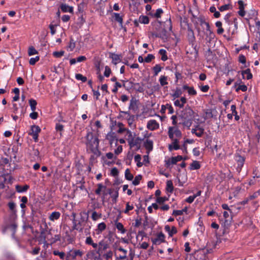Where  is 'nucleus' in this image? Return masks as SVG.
<instances>
[{
    "mask_svg": "<svg viewBox=\"0 0 260 260\" xmlns=\"http://www.w3.org/2000/svg\"><path fill=\"white\" fill-rule=\"evenodd\" d=\"M87 150L93 153L96 156L101 154V152L99 150V140L96 137H94L92 133L88 132L86 136Z\"/></svg>",
    "mask_w": 260,
    "mask_h": 260,
    "instance_id": "f257e3e1",
    "label": "nucleus"
},
{
    "mask_svg": "<svg viewBox=\"0 0 260 260\" xmlns=\"http://www.w3.org/2000/svg\"><path fill=\"white\" fill-rule=\"evenodd\" d=\"M194 111L187 105L182 111L181 116L183 119H193L194 117Z\"/></svg>",
    "mask_w": 260,
    "mask_h": 260,
    "instance_id": "f03ea898",
    "label": "nucleus"
},
{
    "mask_svg": "<svg viewBox=\"0 0 260 260\" xmlns=\"http://www.w3.org/2000/svg\"><path fill=\"white\" fill-rule=\"evenodd\" d=\"M40 132L41 128L40 127L34 125L31 126L30 131L28 133V134L32 137L36 142H37L38 141V134Z\"/></svg>",
    "mask_w": 260,
    "mask_h": 260,
    "instance_id": "7ed1b4c3",
    "label": "nucleus"
},
{
    "mask_svg": "<svg viewBox=\"0 0 260 260\" xmlns=\"http://www.w3.org/2000/svg\"><path fill=\"white\" fill-rule=\"evenodd\" d=\"M142 140V139H141L139 137L134 138L133 140L131 139L129 140L128 145H129L131 148L136 146L137 147V149L138 150L140 148L141 142Z\"/></svg>",
    "mask_w": 260,
    "mask_h": 260,
    "instance_id": "20e7f679",
    "label": "nucleus"
},
{
    "mask_svg": "<svg viewBox=\"0 0 260 260\" xmlns=\"http://www.w3.org/2000/svg\"><path fill=\"white\" fill-rule=\"evenodd\" d=\"M47 235H51V229H49L46 223H45L44 228L42 229L40 231V236L44 240L47 238Z\"/></svg>",
    "mask_w": 260,
    "mask_h": 260,
    "instance_id": "39448f33",
    "label": "nucleus"
},
{
    "mask_svg": "<svg viewBox=\"0 0 260 260\" xmlns=\"http://www.w3.org/2000/svg\"><path fill=\"white\" fill-rule=\"evenodd\" d=\"M165 236L162 233H159L157 237L154 239H151V241L153 244L159 245L161 243L165 242Z\"/></svg>",
    "mask_w": 260,
    "mask_h": 260,
    "instance_id": "423d86ee",
    "label": "nucleus"
},
{
    "mask_svg": "<svg viewBox=\"0 0 260 260\" xmlns=\"http://www.w3.org/2000/svg\"><path fill=\"white\" fill-rule=\"evenodd\" d=\"M81 221H79L77 222V220L75 219H73V229L78 230L79 232H82L83 231V222L84 221L83 218L81 217Z\"/></svg>",
    "mask_w": 260,
    "mask_h": 260,
    "instance_id": "0eeeda50",
    "label": "nucleus"
},
{
    "mask_svg": "<svg viewBox=\"0 0 260 260\" xmlns=\"http://www.w3.org/2000/svg\"><path fill=\"white\" fill-rule=\"evenodd\" d=\"M147 127L150 131H154L159 128V124L155 120H150L147 122Z\"/></svg>",
    "mask_w": 260,
    "mask_h": 260,
    "instance_id": "6e6552de",
    "label": "nucleus"
},
{
    "mask_svg": "<svg viewBox=\"0 0 260 260\" xmlns=\"http://www.w3.org/2000/svg\"><path fill=\"white\" fill-rule=\"evenodd\" d=\"M99 248L98 250L96 251V253L100 255H101V250H105L109 247V245L108 243H107L106 242H105L104 240L101 241L99 243Z\"/></svg>",
    "mask_w": 260,
    "mask_h": 260,
    "instance_id": "1a4fd4ad",
    "label": "nucleus"
},
{
    "mask_svg": "<svg viewBox=\"0 0 260 260\" xmlns=\"http://www.w3.org/2000/svg\"><path fill=\"white\" fill-rule=\"evenodd\" d=\"M183 159V157L181 155H178L175 157H172L171 158V161L168 160L166 162L167 167H168L170 164H176L178 161Z\"/></svg>",
    "mask_w": 260,
    "mask_h": 260,
    "instance_id": "9d476101",
    "label": "nucleus"
},
{
    "mask_svg": "<svg viewBox=\"0 0 260 260\" xmlns=\"http://www.w3.org/2000/svg\"><path fill=\"white\" fill-rule=\"evenodd\" d=\"M235 160L237 162L238 169L241 170L245 161L244 157L239 154H237L235 156Z\"/></svg>",
    "mask_w": 260,
    "mask_h": 260,
    "instance_id": "9b49d317",
    "label": "nucleus"
},
{
    "mask_svg": "<svg viewBox=\"0 0 260 260\" xmlns=\"http://www.w3.org/2000/svg\"><path fill=\"white\" fill-rule=\"evenodd\" d=\"M83 254V252L79 249L71 250L70 253L69 254L70 256H71L73 259H75L76 256L82 257Z\"/></svg>",
    "mask_w": 260,
    "mask_h": 260,
    "instance_id": "f8f14e48",
    "label": "nucleus"
},
{
    "mask_svg": "<svg viewBox=\"0 0 260 260\" xmlns=\"http://www.w3.org/2000/svg\"><path fill=\"white\" fill-rule=\"evenodd\" d=\"M186 102L187 100L185 97H181L180 100H177L174 102V105L182 108Z\"/></svg>",
    "mask_w": 260,
    "mask_h": 260,
    "instance_id": "ddd939ff",
    "label": "nucleus"
},
{
    "mask_svg": "<svg viewBox=\"0 0 260 260\" xmlns=\"http://www.w3.org/2000/svg\"><path fill=\"white\" fill-rule=\"evenodd\" d=\"M179 141L177 139L173 140V141L171 144L169 145V149L170 151H172L173 149L178 150L180 149V146L178 144Z\"/></svg>",
    "mask_w": 260,
    "mask_h": 260,
    "instance_id": "4468645a",
    "label": "nucleus"
},
{
    "mask_svg": "<svg viewBox=\"0 0 260 260\" xmlns=\"http://www.w3.org/2000/svg\"><path fill=\"white\" fill-rule=\"evenodd\" d=\"M60 8L63 12H73V8L66 4H61Z\"/></svg>",
    "mask_w": 260,
    "mask_h": 260,
    "instance_id": "2eb2a0df",
    "label": "nucleus"
},
{
    "mask_svg": "<svg viewBox=\"0 0 260 260\" xmlns=\"http://www.w3.org/2000/svg\"><path fill=\"white\" fill-rule=\"evenodd\" d=\"M106 139L112 144L115 141H117L116 135L113 132H110L106 135Z\"/></svg>",
    "mask_w": 260,
    "mask_h": 260,
    "instance_id": "dca6fc26",
    "label": "nucleus"
},
{
    "mask_svg": "<svg viewBox=\"0 0 260 260\" xmlns=\"http://www.w3.org/2000/svg\"><path fill=\"white\" fill-rule=\"evenodd\" d=\"M113 16L114 17V20L119 23L121 27H122L123 25V18L119 13H113Z\"/></svg>",
    "mask_w": 260,
    "mask_h": 260,
    "instance_id": "f3484780",
    "label": "nucleus"
},
{
    "mask_svg": "<svg viewBox=\"0 0 260 260\" xmlns=\"http://www.w3.org/2000/svg\"><path fill=\"white\" fill-rule=\"evenodd\" d=\"M137 102L138 101L135 99L133 98L130 101V104L129 106V109L135 110L137 109Z\"/></svg>",
    "mask_w": 260,
    "mask_h": 260,
    "instance_id": "a211bd4d",
    "label": "nucleus"
},
{
    "mask_svg": "<svg viewBox=\"0 0 260 260\" xmlns=\"http://www.w3.org/2000/svg\"><path fill=\"white\" fill-rule=\"evenodd\" d=\"M144 147L148 151H150L153 149V142L152 141L147 139L144 143Z\"/></svg>",
    "mask_w": 260,
    "mask_h": 260,
    "instance_id": "6ab92c4d",
    "label": "nucleus"
},
{
    "mask_svg": "<svg viewBox=\"0 0 260 260\" xmlns=\"http://www.w3.org/2000/svg\"><path fill=\"white\" fill-rule=\"evenodd\" d=\"M242 75L243 76V78H245L244 76L246 75V78L247 80H249V79H251L252 77V75L251 73L250 70L249 69H247L244 71H243L242 72Z\"/></svg>",
    "mask_w": 260,
    "mask_h": 260,
    "instance_id": "aec40b11",
    "label": "nucleus"
},
{
    "mask_svg": "<svg viewBox=\"0 0 260 260\" xmlns=\"http://www.w3.org/2000/svg\"><path fill=\"white\" fill-rule=\"evenodd\" d=\"M106 228V224L104 222H101L99 223L98 225V228L96 230V233L98 234H101L103 231H104Z\"/></svg>",
    "mask_w": 260,
    "mask_h": 260,
    "instance_id": "412c9836",
    "label": "nucleus"
},
{
    "mask_svg": "<svg viewBox=\"0 0 260 260\" xmlns=\"http://www.w3.org/2000/svg\"><path fill=\"white\" fill-rule=\"evenodd\" d=\"M60 216V213L59 212H52L50 216H49V219L51 221H54L55 220H57L59 219V218Z\"/></svg>",
    "mask_w": 260,
    "mask_h": 260,
    "instance_id": "4be33fe9",
    "label": "nucleus"
},
{
    "mask_svg": "<svg viewBox=\"0 0 260 260\" xmlns=\"http://www.w3.org/2000/svg\"><path fill=\"white\" fill-rule=\"evenodd\" d=\"M174 190L173 182L171 180L167 181L166 190L170 193H172Z\"/></svg>",
    "mask_w": 260,
    "mask_h": 260,
    "instance_id": "5701e85b",
    "label": "nucleus"
},
{
    "mask_svg": "<svg viewBox=\"0 0 260 260\" xmlns=\"http://www.w3.org/2000/svg\"><path fill=\"white\" fill-rule=\"evenodd\" d=\"M29 187L28 185H25L24 186L17 185L16 186V189L18 192H23L26 191L29 188Z\"/></svg>",
    "mask_w": 260,
    "mask_h": 260,
    "instance_id": "b1692460",
    "label": "nucleus"
},
{
    "mask_svg": "<svg viewBox=\"0 0 260 260\" xmlns=\"http://www.w3.org/2000/svg\"><path fill=\"white\" fill-rule=\"evenodd\" d=\"M201 168V165L199 161L197 160L193 161L190 165V170H198Z\"/></svg>",
    "mask_w": 260,
    "mask_h": 260,
    "instance_id": "393cba45",
    "label": "nucleus"
},
{
    "mask_svg": "<svg viewBox=\"0 0 260 260\" xmlns=\"http://www.w3.org/2000/svg\"><path fill=\"white\" fill-rule=\"evenodd\" d=\"M187 31H188L187 36H188L189 41L193 42L195 40V37H194V32H193V30L190 28H188Z\"/></svg>",
    "mask_w": 260,
    "mask_h": 260,
    "instance_id": "a878e982",
    "label": "nucleus"
},
{
    "mask_svg": "<svg viewBox=\"0 0 260 260\" xmlns=\"http://www.w3.org/2000/svg\"><path fill=\"white\" fill-rule=\"evenodd\" d=\"M149 20L147 16H140L139 18V22L141 23L148 24Z\"/></svg>",
    "mask_w": 260,
    "mask_h": 260,
    "instance_id": "bb28decb",
    "label": "nucleus"
},
{
    "mask_svg": "<svg viewBox=\"0 0 260 260\" xmlns=\"http://www.w3.org/2000/svg\"><path fill=\"white\" fill-rule=\"evenodd\" d=\"M159 53L161 56V59L162 61H166L168 59V57L166 54L167 52H166V50L163 49H160L159 51Z\"/></svg>",
    "mask_w": 260,
    "mask_h": 260,
    "instance_id": "cd10ccee",
    "label": "nucleus"
},
{
    "mask_svg": "<svg viewBox=\"0 0 260 260\" xmlns=\"http://www.w3.org/2000/svg\"><path fill=\"white\" fill-rule=\"evenodd\" d=\"M167 77L165 76H161L159 78V81L161 86L167 85L168 84L167 82Z\"/></svg>",
    "mask_w": 260,
    "mask_h": 260,
    "instance_id": "c85d7f7f",
    "label": "nucleus"
},
{
    "mask_svg": "<svg viewBox=\"0 0 260 260\" xmlns=\"http://www.w3.org/2000/svg\"><path fill=\"white\" fill-rule=\"evenodd\" d=\"M153 71L154 72V76H157L159 72H160L162 69V67H160V64H156L153 68Z\"/></svg>",
    "mask_w": 260,
    "mask_h": 260,
    "instance_id": "c756f323",
    "label": "nucleus"
},
{
    "mask_svg": "<svg viewBox=\"0 0 260 260\" xmlns=\"http://www.w3.org/2000/svg\"><path fill=\"white\" fill-rule=\"evenodd\" d=\"M29 104L30 106L31 110L32 111H35L36 109V106L37 104L36 101L34 99H30L29 100Z\"/></svg>",
    "mask_w": 260,
    "mask_h": 260,
    "instance_id": "7c9ffc66",
    "label": "nucleus"
},
{
    "mask_svg": "<svg viewBox=\"0 0 260 260\" xmlns=\"http://www.w3.org/2000/svg\"><path fill=\"white\" fill-rule=\"evenodd\" d=\"M117 229L120 231L121 233L124 234L126 231L124 229L123 224L120 222H116L115 223Z\"/></svg>",
    "mask_w": 260,
    "mask_h": 260,
    "instance_id": "2f4dec72",
    "label": "nucleus"
},
{
    "mask_svg": "<svg viewBox=\"0 0 260 260\" xmlns=\"http://www.w3.org/2000/svg\"><path fill=\"white\" fill-rule=\"evenodd\" d=\"M125 177L127 180H132L134 178L133 175L131 173L128 169H127L125 171Z\"/></svg>",
    "mask_w": 260,
    "mask_h": 260,
    "instance_id": "473e14b6",
    "label": "nucleus"
},
{
    "mask_svg": "<svg viewBox=\"0 0 260 260\" xmlns=\"http://www.w3.org/2000/svg\"><path fill=\"white\" fill-rule=\"evenodd\" d=\"M141 157L140 154H137L135 156V161L137 162V166L138 167L142 166L143 164L141 162Z\"/></svg>",
    "mask_w": 260,
    "mask_h": 260,
    "instance_id": "72a5a7b5",
    "label": "nucleus"
},
{
    "mask_svg": "<svg viewBox=\"0 0 260 260\" xmlns=\"http://www.w3.org/2000/svg\"><path fill=\"white\" fill-rule=\"evenodd\" d=\"M142 176L141 175H138L136 176L134 180L133 181V184L134 185H138L140 183V180L142 179Z\"/></svg>",
    "mask_w": 260,
    "mask_h": 260,
    "instance_id": "f704fd0d",
    "label": "nucleus"
},
{
    "mask_svg": "<svg viewBox=\"0 0 260 260\" xmlns=\"http://www.w3.org/2000/svg\"><path fill=\"white\" fill-rule=\"evenodd\" d=\"M75 78L78 80H81L82 82H85L87 81L86 77L83 76L81 74H76Z\"/></svg>",
    "mask_w": 260,
    "mask_h": 260,
    "instance_id": "c9c22d12",
    "label": "nucleus"
},
{
    "mask_svg": "<svg viewBox=\"0 0 260 260\" xmlns=\"http://www.w3.org/2000/svg\"><path fill=\"white\" fill-rule=\"evenodd\" d=\"M38 53V52L37 51V50L32 46H31L29 48L28 50V54L29 56L37 54Z\"/></svg>",
    "mask_w": 260,
    "mask_h": 260,
    "instance_id": "e433bc0d",
    "label": "nucleus"
},
{
    "mask_svg": "<svg viewBox=\"0 0 260 260\" xmlns=\"http://www.w3.org/2000/svg\"><path fill=\"white\" fill-rule=\"evenodd\" d=\"M105 189L106 186L103 185L102 184L99 183L98 184V188L95 190V193L96 194L100 195L101 194V191L102 189Z\"/></svg>",
    "mask_w": 260,
    "mask_h": 260,
    "instance_id": "4c0bfd02",
    "label": "nucleus"
},
{
    "mask_svg": "<svg viewBox=\"0 0 260 260\" xmlns=\"http://www.w3.org/2000/svg\"><path fill=\"white\" fill-rule=\"evenodd\" d=\"M169 200V198L166 197H158L156 199V202L159 204L164 203L165 202Z\"/></svg>",
    "mask_w": 260,
    "mask_h": 260,
    "instance_id": "58836bf2",
    "label": "nucleus"
},
{
    "mask_svg": "<svg viewBox=\"0 0 260 260\" xmlns=\"http://www.w3.org/2000/svg\"><path fill=\"white\" fill-rule=\"evenodd\" d=\"M196 128H197V130L198 131V132H196L195 133V135L198 137H201L204 133V128L202 127H199V126H197Z\"/></svg>",
    "mask_w": 260,
    "mask_h": 260,
    "instance_id": "ea45409f",
    "label": "nucleus"
},
{
    "mask_svg": "<svg viewBox=\"0 0 260 260\" xmlns=\"http://www.w3.org/2000/svg\"><path fill=\"white\" fill-rule=\"evenodd\" d=\"M197 260H205V254L203 251H198L197 254Z\"/></svg>",
    "mask_w": 260,
    "mask_h": 260,
    "instance_id": "a19ab883",
    "label": "nucleus"
},
{
    "mask_svg": "<svg viewBox=\"0 0 260 260\" xmlns=\"http://www.w3.org/2000/svg\"><path fill=\"white\" fill-rule=\"evenodd\" d=\"M174 129V127H169V131H168L169 137L173 141V140L175 139H174V133L173 132Z\"/></svg>",
    "mask_w": 260,
    "mask_h": 260,
    "instance_id": "79ce46f5",
    "label": "nucleus"
},
{
    "mask_svg": "<svg viewBox=\"0 0 260 260\" xmlns=\"http://www.w3.org/2000/svg\"><path fill=\"white\" fill-rule=\"evenodd\" d=\"M223 217L225 219V221H224V225L225 226L226 224L229 225L230 224V221H229L228 219V218L229 217V214L227 211H224Z\"/></svg>",
    "mask_w": 260,
    "mask_h": 260,
    "instance_id": "37998d69",
    "label": "nucleus"
},
{
    "mask_svg": "<svg viewBox=\"0 0 260 260\" xmlns=\"http://www.w3.org/2000/svg\"><path fill=\"white\" fill-rule=\"evenodd\" d=\"M174 129L173 130L174 135L177 138H181L182 136V133L181 131L178 129L177 127H174Z\"/></svg>",
    "mask_w": 260,
    "mask_h": 260,
    "instance_id": "c03bdc74",
    "label": "nucleus"
},
{
    "mask_svg": "<svg viewBox=\"0 0 260 260\" xmlns=\"http://www.w3.org/2000/svg\"><path fill=\"white\" fill-rule=\"evenodd\" d=\"M113 256V252L111 250L108 251L104 254L103 256L106 260H109L112 258Z\"/></svg>",
    "mask_w": 260,
    "mask_h": 260,
    "instance_id": "a18cd8bd",
    "label": "nucleus"
},
{
    "mask_svg": "<svg viewBox=\"0 0 260 260\" xmlns=\"http://www.w3.org/2000/svg\"><path fill=\"white\" fill-rule=\"evenodd\" d=\"M39 59L40 57L38 56H36L35 57H32L29 59V63L30 65H34L39 60Z\"/></svg>",
    "mask_w": 260,
    "mask_h": 260,
    "instance_id": "49530a36",
    "label": "nucleus"
},
{
    "mask_svg": "<svg viewBox=\"0 0 260 260\" xmlns=\"http://www.w3.org/2000/svg\"><path fill=\"white\" fill-rule=\"evenodd\" d=\"M53 254L55 255H58L62 259H63L65 256V253L63 252H59L56 250L53 251Z\"/></svg>",
    "mask_w": 260,
    "mask_h": 260,
    "instance_id": "de8ad7c7",
    "label": "nucleus"
},
{
    "mask_svg": "<svg viewBox=\"0 0 260 260\" xmlns=\"http://www.w3.org/2000/svg\"><path fill=\"white\" fill-rule=\"evenodd\" d=\"M248 14L249 18L252 19L257 15V12L255 10H251Z\"/></svg>",
    "mask_w": 260,
    "mask_h": 260,
    "instance_id": "09e8293b",
    "label": "nucleus"
},
{
    "mask_svg": "<svg viewBox=\"0 0 260 260\" xmlns=\"http://www.w3.org/2000/svg\"><path fill=\"white\" fill-rule=\"evenodd\" d=\"M101 217V214H99L96 211H93L92 213L91 218L93 220L95 221Z\"/></svg>",
    "mask_w": 260,
    "mask_h": 260,
    "instance_id": "8fccbe9b",
    "label": "nucleus"
},
{
    "mask_svg": "<svg viewBox=\"0 0 260 260\" xmlns=\"http://www.w3.org/2000/svg\"><path fill=\"white\" fill-rule=\"evenodd\" d=\"M112 58L114 64H116L118 62L120 61V56L117 54H113Z\"/></svg>",
    "mask_w": 260,
    "mask_h": 260,
    "instance_id": "3c124183",
    "label": "nucleus"
},
{
    "mask_svg": "<svg viewBox=\"0 0 260 260\" xmlns=\"http://www.w3.org/2000/svg\"><path fill=\"white\" fill-rule=\"evenodd\" d=\"M64 53V51H55L53 53V55L54 57L56 58H59L63 55Z\"/></svg>",
    "mask_w": 260,
    "mask_h": 260,
    "instance_id": "603ef678",
    "label": "nucleus"
},
{
    "mask_svg": "<svg viewBox=\"0 0 260 260\" xmlns=\"http://www.w3.org/2000/svg\"><path fill=\"white\" fill-rule=\"evenodd\" d=\"M240 90H241L242 91H246L247 90V87L244 84L239 85V86L236 88V91L238 92Z\"/></svg>",
    "mask_w": 260,
    "mask_h": 260,
    "instance_id": "864d4df0",
    "label": "nucleus"
},
{
    "mask_svg": "<svg viewBox=\"0 0 260 260\" xmlns=\"http://www.w3.org/2000/svg\"><path fill=\"white\" fill-rule=\"evenodd\" d=\"M133 209L134 206L133 205H129V203H127L126 205V208L124 211V213L127 214L130 210H132Z\"/></svg>",
    "mask_w": 260,
    "mask_h": 260,
    "instance_id": "5fc2aeb1",
    "label": "nucleus"
},
{
    "mask_svg": "<svg viewBox=\"0 0 260 260\" xmlns=\"http://www.w3.org/2000/svg\"><path fill=\"white\" fill-rule=\"evenodd\" d=\"M155 58L154 56L151 54H148L144 59L146 62H150L151 60Z\"/></svg>",
    "mask_w": 260,
    "mask_h": 260,
    "instance_id": "6e6d98bb",
    "label": "nucleus"
},
{
    "mask_svg": "<svg viewBox=\"0 0 260 260\" xmlns=\"http://www.w3.org/2000/svg\"><path fill=\"white\" fill-rule=\"evenodd\" d=\"M75 43L74 42L73 39L71 38L68 48H70V51H73V49L75 48Z\"/></svg>",
    "mask_w": 260,
    "mask_h": 260,
    "instance_id": "4d7b16f0",
    "label": "nucleus"
},
{
    "mask_svg": "<svg viewBox=\"0 0 260 260\" xmlns=\"http://www.w3.org/2000/svg\"><path fill=\"white\" fill-rule=\"evenodd\" d=\"M167 31L164 30L161 33H159L156 35H155L156 37L161 38L162 39H166L167 38V35H166Z\"/></svg>",
    "mask_w": 260,
    "mask_h": 260,
    "instance_id": "13d9d810",
    "label": "nucleus"
},
{
    "mask_svg": "<svg viewBox=\"0 0 260 260\" xmlns=\"http://www.w3.org/2000/svg\"><path fill=\"white\" fill-rule=\"evenodd\" d=\"M111 73V70L110 68L108 66L105 67V70L104 72V76L106 77H109Z\"/></svg>",
    "mask_w": 260,
    "mask_h": 260,
    "instance_id": "bf43d9fd",
    "label": "nucleus"
},
{
    "mask_svg": "<svg viewBox=\"0 0 260 260\" xmlns=\"http://www.w3.org/2000/svg\"><path fill=\"white\" fill-rule=\"evenodd\" d=\"M163 13V11L161 9L159 8L156 10L154 16L155 17L158 18L161 16V14Z\"/></svg>",
    "mask_w": 260,
    "mask_h": 260,
    "instance_id": "052dcab7",
    "label": "nucleus"
},
{
    "mask_svg": "<svg viewBox=\"0 0 260 260\" xmlns=\"http://www.w3.org/2000/svg\"><path fill=\"white\" fill-rule=\"evenodd\" d=\"M230 5L227 4V5H223V6H221V7H220L219 8V10H220V11L223 12L224 11L228 10L230 9Z\"/></svg>",
    "mask_w": 260,
    "mask_h": 260,
    "instance_id": "680f3d73",
    "label": "nucleus"
},
{
    "mask_svg": "<svg viewBox=\"0 0 260 260\" xmlns=\"http://www.w3.org/2000/svg\"><path fill=\"white\" fill-rule=\"evenodd\" d=\"M177 232V229L174 226H173L172 227L171 230L170 229V231L169 233V235L170 237H172L173 236V235L176 234Z\"/></svg>",
    "mask_w": 260,
    "mask_h": 260,
    "instance_id": "e2e57ef3",
    "label": "nucleus"
},
{
    "mask_svg": "<svg viewBox=\"0 0 260 260\" xmlns=\"http://www.w3.org/2000/svg\"><path fill=\"white\" fill-rule=\"evenodd\" d=\"M118 170L116 168H113L111 171V174L112 176L115 177L118 175Z\"/></svg>",
    "mask_w": 260,
    "mask_h": 260,
    "instance_id": "0e129e2a",
    "label": "nucleus"
},
{
    "mask_svg": "<svg viewBox=\"0 0 260 260\" xmlns=\"http://www.w3.org/2000/svg\"><path fill=\"white\" fill-rule=\"evenodd\" d=\"M185 121L183 122V124L185 126L189 127L191 125L192 119H185Z\"/></svg>",
    "mask_w": 260,
    "mask_h": 260,
    "instance_id": "69168bd1",
    "label": "nucleus"
},
{
    "mask_svg": "<svg viewBox=\"0 0 260 260\" xmlns=\"http://www.w3.org/2000/svg\"><path fill=\"white\" fill-rule=\"evenodd\" d=\"M188 93L190 95H195L197 94V91L194 89L193 87H190L188 90Z\"/></svg>",
    "mask_w": 260,
    "mask_h": 260,
    "instance_id": "338daca9",
    "label": "nucleus"
},
{
    "mask_svg": "<svg viewBox=\"0 0 260 260\" xmlns=\"http://www.w3.org/2000/svg\"><path fill=\"white\" fill-rule=\"evenodd\" d=\"M182 94V92L180 89H177L174 93L173 94V96L175 98H179L181 94Z\"/></svg>",
    "mask_w": 260,
    "mask_h": 260,
    "instance_id": "774afa93",
    "label": "nucleus"
}]
</instances>
